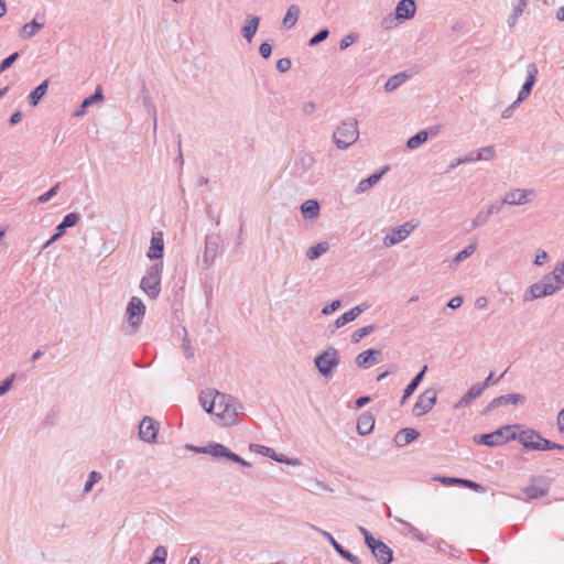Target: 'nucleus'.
I'll return each mask as SVG.
<instances>
[{"label":"nucleus","instance_id":"9b49d317","mask_svg":"<svg viewBox=\"0 0 564 564\" xmlns=\"http://www.w3.org/2000/svg\"><path fill=\"white\" fill-rule=\"evenodd\" d=\"M536 196L533 188H514L503 196V203L510 206H520L531 203Z\"/></svg>","mask_w":564,"mask_h":564},{"label":"nucleus","instance_id":"3c124183","mask_svg":"<svg viewBox=\"0 0 564 564\" xmlns=\"http://www.w3.org/2000/svg\"><path fill=\"white\" fill-rule=\"evenodd\" d=\"M329 35L328 29L319 30L314 36H312L308 41L310 46H315L321 42L325 41Z\"/></svg>","mask_w":564,"mask_h":564},{"label":"nucleus","instance_id":"13d9d810","mask_svg":"<svg viewBox=\"0 0 564 564\" xmlns=\"http://www.w3.org/2000/svg\"><path fill=\"white\" fill-rule=\"evenodd\" d=\"M58 188H59L58 184L54 185L51 189H48L44 194L40 195L37 198V202L41 204L48 202L57 194Z\"/></svg>","mask_w":564,"mask_h":564},{"label":"nucleus","instance_id":"39448f33","mask_svg":"<svg viewBox=\"0 0 564 564\" xmlns=\"http://www.w3.org/2000/svg\"><path fill=\"white\" fill-rule=\"evenodd\" d=\"M315 367L324 378H332L335 368L340 364L339 351L330 346L314 359Z\"/></svg>","mask_w":564,"mask_h":564},{"label":"nucleus","instance_id":"473e14b6","mask_svg":"<svg viewBox=\"0 0 564 564\" xmlns=\"http://www.w3.org/2000/svg\"><path fill=\"white\" fill-rule=\"evenodd\" d=\"M484 390L479 383H475L455 404V409H462L469 405L475 399L482 394Z\"/></svg>","mask_w":564,"mask_h":564},{"label":"nucleus","instance_id":"f257e3e1","mask_svg":"<svg viewBox=\"0 0 564 564\" xmlns=\"http://www.w3.org/2000/svg\"><path fill=\"white\" fill-rule=\"evenodd\" d=\"M242 404L232 395L218 392L215 415L221 424L231 426L238 423V410Z\"/></svg>","mask_w":564,"mask_h":564},{"label":"nucleus","instance_id":"a878e982","mask_svg":"<svg viewBox=\"0 0 564 564\" xmlns=\"http://www.w3.org/2000/svg\"><path fill=\"white\" fill-rule=\"evenodd\" d=\"M217 395L218 391L214 389H208L206 391H202L199 395V402L204 410L215 415L216 404H217Z\"/></svg>","mask_w":564,"mask_h":564},{"label":"nucleus","instance_id":"f704fd0d","mask_svg":"<svg viewBox=\"0 0 564 564\" xmlns=\"http://www.w3.org/2000/svg\"><path fill=\"white\" fill-rule=\"evenodd\" d=\"M321 206L315 199H307L301 205V212L304 218L313 219L319 215Z\"/></svg>","mask_w":564,"mask_h":564},{"label":"nucleus","instance_id":"9d476101","mask_svg":"<svg viewBox=\"0 0 564 564\" xmlns=\"http://www.w3.org/2000/svg\"><path fill=\"white\" fill-rule=\"evenodd\" d=\"M550 482L545 477L538 476L530 479V484L522 489L525 500H533L547 495Z\"/></svg>","mask_w":564,"mask_h":564},{"label":"nucleus","instance_id":"20e7f679","mask_svg":"<svg viewBox=\"0 0 564 564\" xmlns=\"http://www.w3.org/2000/svg\"><path fill=\"white\" fill-rule=\"evenodd\" d=\"M187 448L194 451L195 453H203V454H209L213 457H223L226 458L229 462L237 463L241 466H251L250 463L241 458L236 453L231 452L229 448L224 446L220 443H209L207 446L198 447L193 445H187Z\"/></svg>","mask_w":564,"mask_h":564},{"label":"nucleus","instance_id":"6ab92c4d","mask_svg":"<svg viewBox=\"0 0 564 564\" xmlns=\"http://www.w3.org/2000/svg\"><path fill=\"white\" fill-rule=\"evenodd\" d=\"M163 252H164L163 232L162 231L153 232L151 241H150V248L147 252V257L150 260L162 261Z\"/></svg>","mask_w":564,"mask_h":564},{"label":"nucleus","instance_id":"774afa93","mask_svg":"<svg viewBox=\"0 0 564 564\" xmlns=\"http://www.w3.org/2000/svg\"><path fill=\"white\" fill-rule=\"evenodd\" d=\"M358 530L359 532L364 535L365 538V543L366 545L368 546L371 542H373L376 539L370 534V532L365 529L364 527L359 525L358 527Z\"/></svg>","mask_w":564,"mask_h":564},{"label":"nucleus","instance_id":"09e8293b","mask_svg":"<svg viewBox=\"0 0 564 564\" xmlns=\"http://www.w3.org/2000/svg\"><path fill=\"white\" fill-rule=\"evenodd\" d=\"M375 330V326L373 325H368V326H365V327H361L357 330H355L352 334H351V341L354 344H357L359 343L365 336H368L370 335L372 332Z\"/></svg>","mask_w":564,"mask_h":564},{"label":"nucleus","instance_id":"f8f14e48","mask_svg":"<svg viewBox=\"0 0 564 564\" xmlns=\"http://www.w3.org/2000/svg\"><path fill=\"white\" fill-rule=\"evenodd\" d=\"M437 392L433 388L426 389L422 392L413 406V414L415 416H422L430 412L436 403Z\"/></svg>","mask_w":564,"mask_h":564},{"label":"nucleus","instance_id":"5fc2aeb1","mask_svg":"<svg viewBox=\"0 0 564 564\" xmlns=\"http://www.w3.org/2000/svg\"><path fill=\"white\" fill-rule=\"evenodd\" d=\"M19 56H20L19 52H14L13 54L6 57L0 63V74L3 73L4 70H7L8 68H10L12 66V64L19 58Z\"/></svg>","mask_w":564,"mask_h":564},{"label":"nucleus","instance_id":"5701e85b","mask_svg":"<svg viewBox=\"0 0 564 564\" xmlns=\"http://www.w3.org/2000/svg\"><path fill=\"white\" fill-rule=\"evenodd\" d=\"M382 354L378 349H368L362 352H360L356 357V365L360 368H368L377 362H379Z\"/></svg>","mask_w":564,"mask_h":564},{"label":"nucleus","instance_id":"603ef678","mask_svg":"<svg viewBox=\"0 0 564 564\" xmlns=\"http://www.w3.org/2000/svg\"><path fill=\"white\" fill-rule=\"evenodd\" d=\"M477 154L480 155V160L490 161L496 158V150L494 147L487 145L477 150Z\"/></svg>","mask_w":564,"mask_h":564},{"label":"nucleus","instance_id":"e433bc0d","mask_svg":"<svg viewBox=\"0 0 564 564\" xmlns=\"http://www.w3.org/2000/svg\"><path fill=\"white\" fill-rule=\"evenodd\" d=\"M42 28H44V21L37 22L36 19H33L31 22L25 23L20 32V36L24 40H29L33 37Z\"/></svg>","mask_w":564,"mask_h":564},{"label":"nucleus","instance_id":"4be33fe9","mask_svg":"<svg viewBox=\"0 0 564 564\" xmlns=\"http://www.w3.org/2000/svg\"><path fill=\"white\" fill-rule=\"evenodd\" d=\"M250 448L254 449L256 452H258L264 456H268L279 463H284L286 465H296L297 464L296 459L289 458L282 454L279 455L275 453V451L273 448L264 446V445L252 444V445H250Z\"/></svg>","mask_w":564,"mask_h":564},{"label":"nucleus","instance_id":"2eb2a0df","mask_svg":"<svg viewBox=\"0 0 564 564\" xmlns=\"http://www.w3.org/2000/svg\"><path fill=\"white\" fill-rule=\"evenodd\" d=\"M538 73H539V70L534 63H531L527 66V79L523 83L521 90L518 94L516 104L522 102L524 99H527L530 96L532 88L536 82Z\"/></svg>","mask_w":564,"mask_h":564},{"label":"nucleus","instance_id":"412c9836","mask_svg":"<svg viewBox=\"0 0 564 564\" xmlns=\"http://www.w3.org/2000/svg\"><path fill=\"white\" fill-rule=\"evenodd\" d=\"M516 440H518L527 449L535 451L540 447L538 441L541 440V435L539 432L528 429L517 434Z\"/></svg>","mask_w":564,"mask_h":564},{"label":"nucleus","instance_id":"69168bd1","mask_svg":"<svg viewBox=\"0 0 564 564\" xmlns=\"http://www.w3.org/2000/svg\"><path fill=\"white\" fill-rule=\"evenodd\" d=\"M503 205H506V203H503V198L501 200H496L488 206L487 212L492 216L500 213Z\"/></svg>","mask_w":564,"mask_h":564},{"label":"nucleus","instance_id":"a211bd4d","mask_svg":"<svg viewBox=\"0 0 564 564\" xmlns=\"http://www.w3.org/2000/svg\"><path fill=\"white\" fill-rule=\"evenodd\" d=\"M315 164V158L312 153H301L293 166V174L296 177H303Z\"/></svg>","mask_w":564,"mask_h":564},{"label":"nucleus","instance_id":"680f3d73","mask_svg":"<svg viewBox=\"0 0 564 564\" xmlns=\"http://www.w3.org/2000/svg\"><path fill=\"white\" fill-rule=\"evenodd\" d=\"M291 66H292V62L288 57L280 58L276 62V68L281 73H285V72L290 70Z\"/></svg>","mask_w":564,"mask_h":564},{"label":"nucleus","instance_id":"393cba45","mask_svg":"<svg viewBox=\"0 0 564 564\" xmlns=\"http://www.w3.org/2000/svg\"><path fill=\"white\" fill-rule=\"evenodd\" d=\"M80 219L79 214L69 213L64 216L63 220L56 226L55 232L52 235V240L59 239L67 228L74 227Z\"/></svg>","mask_w":564,"mask_h":564},{"label":"nucleus","instance_id":"0eeeda50","mask_svg":"<svg viewBox=\"0 0 564 564\" xmlns=\"http://www.w3.org/2000/svg\"><path fill=\"white\" fill-rule=\"evenodd\" d=\"M223 251V240L218 234H208L205 237V247L203 252V267L208 270L214 263L216 258Z\"/></svg>","mask_w":564,"mask_h":564},{"label":"nucleus","instance_id":"338daca9","mask_svg":"<svg viewBox=\"0 0 564 564\" xmlns=\"http://www.w3.org/2000/svg\"><path fill=\"white\" fill-rule=\"evenodd\" d=\"M339 307H340V301L339 300H335L330 304L325 305L322 308V314L329 315V314L334 313L336 310H338Z\"/></svg>","mask_w":564,"mask_h":564},{"label":"nucleus","instance_id":"2f4dec72","mask_svg":"<svg viewBox=\"0 0 564 564\" xmlns=\"http://www.w3.org/2000/svg\"><path fill=\"white\" fill-rule=\"evenodd\" d=\"M375 426V417L371 413H362L357 421V432L359 435L365 436L372 432Z\"/></svg>","mask_w":564,"mask_h":564},{"label":"nucleus","instance_id":"7c9ffc66","mask_svg":"<svg viewBox=\"0 0 564 564\" xmlns=\"http://www.w3.org/2000/svg\"><path fill=\"white\" fill-rule=\"evenodd\" d=\"M436 133L437 128H432L430 130H421L406 141V148L410 150H414L422 145L429 139L430 135H435Z\"/></svg>","mask_w":564,"mask_h":564},{"label":"nucleus","instance_id":"864d4df0","mask_svg":"<svg viewBox=\"0 0 564 564\" xmlns=\"http://www.w3.org/2000/svg\"><path fill=\"white\" fill-rule=\"evenodd\" d=\"M552 275H556L557 280L556 282L561 288L564 286V261L558 262L552 272H550Z\"/></svg>","mask_w":564,"mask_h":564},{"label":"nucleus","instance_id":"4468645a","mask_svg":"<svg viewBox=\"0 0 564 564\" xmlns=\"http://www.w3.org/2000/svg\"><path fill=\"white\" fill-rule=\"evenodd\" d=\"M368 547L379 564H390L393 561V551L381 540H375Z\"/></svg>","mask_w":564,"mask_h":564},{"label":"nucleus","instance_id":"bf43d9fd","mask_svg":"<svg viewBox=\"0 0 564 564\" xmlns=\"http://www.w3.org/2000/svg\"><path fill=\"white\" fill-rule=\"evenodd\" d=\"M476 161H480V155L477 154V151H471L462 158H457V163H463V164H467V163L476 162Z\"/></svg>","mask_w":564,"mask_h":564},{"label":"nucleus","instance_id":"7ed1b4c3","mask_svg":"<svg viewBox=\"0 0 564 564\" xmlns=\"http://www.w3.org/2000/svg\"><path fill=\"white\" fill-rule=\"evenodd\" d=\"M359 137L358 121L348 119L343 121L333 133V141L340 150H345L354 144Z\"/></svg>","mask_w":564,"mask_h":564},{"label":"nucleus","instance_id":"8fccbe9b","mask_svg":"<svg viewBox=\"0 0 564 564\" xmlns=\"http://www.w3.org/2000/svg\"><path fill=\"white\" fill-rule=\"evenodd\" d=\"M490 217L491 216L487 212V209L479 210L476 217L473 219L471 229L484 226L489 220Z\"/></svg>","mask_w":564,"mask_h":564},{"label":"nucleus","instance_id":"423d86ee","mask_svg":"<svg viewBox=\"0 0 564 564\" xmlns=\"http://www.w3.org/2000/svg\"><path fill=\"white\" fill-rule=\"evenodd\" d=\"M511 427L512 426H510V425H506V426L499 427L498 430H496L491 433L475 436L474 442L477 444L486 445L488 447H496V446L503 445L508 441L516 440V437H517L516 433L508 434L510 432Z\"/></svg>","mask_w":564,"mask_h":564},{"label":"nucleus","instance_id":"ea45409f","mask_svg":"<svg viewBox=\"0 0 564 564\" xmlns=\"http://www.w3.org/2000/svg\"><path fill=\"white\" fill-rule=\"evenodd\" d=\"M48 80H44L39 86H36L28 96V101L31 106L35 107L39 105L41 99L47 91Z\"/></svg>","mask_w":564,"mask_h":564},{"label":"nucleus","instance_id":"aec40b11","mask_svg":"<svg viewBox=\"0 0 564 564\" xmlns=\"http://www.w3.org/2000/svg\"><path fill=\"white\" fill-rule=\"evenodd\" d=\"M317 531L330 543V545L335 549V551L346 561H348L351 564H361V561L358 556L354 555L348 550L344 549L341 544H339L334 536L324 530L317 529Z\"/></svg>","mask_w":564,"mask_h":564},{"label":"nucleus","instance_id":"6e6d98bb","mask_svg":"<svg viewBox=\"0 0 564 564\" xmlns=\"http://www.w3.org/2000/svg\"><path fill=\"white\" fill-rule=\"evenodd\" d=\"M101 478V475L95 470H93L89 475H88V479L86 480L85 482V486H84V492H88L91 490L93 486L97 482L98 479Z\"/></svg>","mask_w":564,"mask_h":564},{"label":"nucleus","instance_id":"1a4fd4ad","mask_svg":"<svg viewBox=\"0 0 564 564\" xmlns=\"http://www.w3.org/2000/svg\"><path fill=\"white\" fill-rule=\"evenodd\" d=\"M419 226V223L413 220L406 221L401 226L391 229V232L383 238V245L390 248L403 240H405L411 232Z\"/></svg>","mask_w":564,"mask_h":564},{"label":"nucleus","instance_id":"c03bdc74","mask_svg":"<svg viewBox=\"0 0 564 564\" xmlns=\"http://www.w3.org/2000/svg\"><path fill=\"white\" fill-rule=\"evenodd\" d=\"M557 278L556 275H552L551 273L544 274L540 282L543 284V286L547 288V291H550V294H554L562 288L556 282Z\"/></svg>","mask_w":564,"mask_h":564},{"label":"nucleus","instance_id":"0e129e2a","mask_svg":"<svg viewBox=\"0 0 564 564\" xmlns=\"http://www.w3.org/2000/svg\"><path fill=\"white\" fill-rule=\"evenodd\" d=\"M259 53L264 59H268L272 53V45L269 42L261 43L259 47Z\"/></svg>","mask_w":564,"mask_h":564},{"label":"nucleus","instance_id":"72a5a7b5","mask_svg":"<svg viewBox=\"0 0 564 564\" xmlns=\"http://www.w3.org/2000/svg\"><path fill=\"white\" fill-rule=\"evenodd\" d=\"M427 371V366H423V368L414 376V378L410 381V383L405 387L403 391V397L401 399V404H404L405 400L410 398L413 392L416 390L419 384L424 378L425 372Z\"/></svg>","mask_w":564,"mask_h":564},{"label":"nucleus","instance_id":"bb28decb","mask_svg":"<svg viewBox=\"0 0 564 564\" xmlns=\"http://www.w3.org/2000/svg\"><path fill=\"white\" fill-rule=\"evenodd\" d=\"M390 166L386 165L378 172L371 174L365 180H361L359 184L357 185L356 192L357 193H365L368 189H370L375 184H377L381 177L389 171Z\"/></svg>","mask_w":564,"mask_h":564},{"label":"nucleus","instance_id":"a19ab883","mask_svg":"<svg viewBox=\"0 0 564 564\" xmlns=\"http://www.w3.org/2000/svg\"><path fill=\"white\" fill-rule=\"evenodd\" d=\"M259 23H260L259 17H251L247 21V23L242 26V29H241L242 35L248 42H251L253 36L256 35V33L258 31Z\"/></svg>","mask_w":564,"mask_h":564},{"label":"nucleus","instance_id":"4d7b16f0","mask_svg":"<svg viewBox=\"0 0 564 564\" xmlns=\"http://www.w3.org/2000/svg\"><path fill=\"white\" fill-rule=\"evenodd\" d=\"M358 39V35L356 33H349L347 35H345L340 42H339V48L340 50H346L348 48L351 44H354Z\"/></svg>","mask_w":564,"mask_h":564},{"label":"nucleus","instance_id":"37998d69","mask_svg":"<svg viewBox=\"0 0 564 564\" xmlns=\"http://www.w3.org/2000/svg\"><path fill=\"white\" fill-rule=\"evenodd\" d=\"M408 78L405 73H399L391 76L384 84V90L391 93L395 90Z\"/></svg>","mask_w":564,"mask_h":564},{"label":"nucleus","instance_id":"4c0bfd02","mask_svg":"<svg viewBox=\"0 0 564 564\" xmlns=\"http://www.w3.org/2000/svg\"><path fill=\"white\" fill-rule=\"evenodd\" d=\"M551 295L550 291H547V288L543 286V284L539 281L534 284H532L528 291L524 294V300H534Z\"/></svg>","mask_w":564,"mask_h":564},{"label":"nucleus","instance_id":"e2e57ef3","mask_svg":"<svg viewBox=\"0 0 564 564\" xmlns=\"http://www.w3.org/2000/svg\"><path fill=\"white\" fill-rule=\"evenodd\" d=\"M13 381H14V375H12L11 377L7 378L6 380H3L0 383V397L6 394L11 389V387L13 384Z\"/></svg>","mask_w":564,"mask_h":564},{"label":"nucleus","instance_id":"dca6fc26","mask_svg":"<svg viewBox=\"0 0 564 564\" xmlns=\"http://www.w3.org/2000/svg\"><path fill=\"white\" fill-rule=\"evenodd\" d=\"M159 423L150 416H144L139 425V436L142 441L152 443L156 438Z\"/></svg>","mask_w":564,"mask_h":564},{"label":"nucleus","instance_id":"052dcab7","mask_svg":"<svg viewBox=\"0 0 564 564\" xmlns=\"http://www.w3.org/2000/svg\"><path fill=\"white\" fill-rule=\"evenodd\" d=\"M183 352L186 358L191 359L195 355V349L191 346L189 339L187 338V335L185 334V337L183 339L182 344Z\"/></svg>","mask_w":564,"mask_h":564},{"label":"nucleus","instance_id":"58836bf2","mask_svg":"<svg viewBox=\"0 0 564 564\" xmlns=\"http://www.w3.org/2000/svg\"><path fill=\"white\" fill-rule=\"evenodd\" d=\"M301 10L300 7L296 4H292L288 8L286 13L283 18L282 24L285 29H292L300 17Z\"/></svg>","mask_w":564,"mask_h":564},{"label":"nucleus","instance_id":"ddd939ff","mask_svg":"<svg viewBox=\"0 0 564 564\" xmlns=\"http://www.w3.org/2000/svg\"><path fill=\"white\" fill-rule=\"evenodd\" d=\"M525 401H527V398L524 394H520V393L503 394V395L492 399L489 402V404L484 409L482 414H487L501 405H507V404L522 405V404H524Z\"/></svg>","mask_w":564,"mask_h":564},{"label":"nucleus","instance_id":"f03ea898","mask_svg":"<svg viewBox=\"0 0 564 564\" xmlns=\"http://www.w3.org/2000/svg\"><path fill=\"white\" fill-rule=\"evenodd\" d=\"M163 261L151 264L140 281V289L151 299L156 300L161 293Z\"/></svg>","mask_w":564,"mask_h":564},{"label":"nucleus","instance_id":"c9c22d12","mask_svg":"<svg viewBox=\"0 0 564 564\" xmlns=\"http://www.w3.org/2000/svg\"><path fill=\"white\" fill-rule=\"evenodd\" d=\"M527 4V0H511L512 13L507 21L510 28L514 26L519 17L524 12Z\"/></svg>","mask_w":564,"mask_h":564},{"label":"nucleus","instance_id":"79ce46f5","mask_svg":"<svg viewBox=\"0 0 564 564\" xmlns=\"http://www.w3.org/2000/svg\"><path fill=\"white\" fill-rule=\"evenodd\" d=\"M329 249V245L328 242L326 241H323V242H319L313 247H310L306 251V257L310 259V260H315L317 258H319L322 254H324L325 252H327Z\"/></svg>","mask_w":564,"mask_h":564},{"label":"nucleus","instance_id":"cd10ccee","mask_svg":"<svg viewBox=\"0 0 564 564\" xmlns=\"http://www.w3.org/2000/svg\"><path fill=\"white\" fill-rule=\"evenodd\" d=\"M419 436L420 433L415 429L404 427L394 435L393 442L397 447H402L415 441Z\"/></svg>","mask_w":564,"mask_h":564},{"label":"nucleus","instance_id":"6e6552de","mask_svg":"<svg viewBox=\"0 0 564 564\" xmlns=\"http://www.w3.org/2000/svg\"><path fill=\"white\" fill-rule=\"evenodd\" d=\"M126 314L133 332L138 330L145 314V305L141 299L132 296L128 303Z\"/></svg>","mask_w":564,"mask_h":564},{"label":"nucleus","instance_id":"c756f323","mask_svg":"<svg viewBox=\"0 0 564 564\" xmlns=\"http://www.w3.org/2000/svg\"><path fill=\"white\" fill-rule=\"evenodd\" d=\"M104 99L102 89L100 86H98L95 90V93L85 98L78 109L75 110L74 116L75 117H82L86 113V110L89 106L94 105L95 102L101 101Z\"/></svg>","mask_w":564,"mask_h":564},{"label":"nucleus","instance_id":"c85d7f7f","mask_svg":"<svg viewBox=\"0 0 564 564\" xmlns=\"http://www.w3.org/2000/svg\"><path fill=\"white\" fill-rule=\"evenodd\" d=\"M367 308L368 306L364 304L352 307L350 311L344 313L335 321V327L340 328L346 324L355 321Z\"/></svg>","mask_w":564,"mask_h":564},{"label":"nucleus","instance_id":"49530a36","mask_svg":"<svg viewBox=\"0 0 564 564\" xmlns=\"http://www.w3.org/2000/svg\"><path fill=\"white\" fill-rule=\"evenodd\" d=\"M477 245L476 242L468 245L465 247L462 251H459L455 258L453 259V264L457 265L458 263L463 262L465 259L470 257L476 251Z\"/></svg>","mask_w":564,"mask_h":564},{"label":"nucleus","instance_id":"de8ad7c7","mask_svg":"<svg viewBox=\"0 0 564 564\" xmlns=\"http://www.w3.org/2000/svg\"><path fill=\"white\" fill-rule=\"evenodd\" d=\"M400 522L408 531V533H410L414 539L421 542H426V536L417 528H415L413 524L404 520H400Z\"/></svg>","mask_w":564,"mask_h":564},{"label":"nucleus","instance_id":"b1692460","mask_svg":"<svg viewBox=\"0 0 564 564\" xmlns=\"http://www.w3.org/2000/svg\"><path fill=\"white\" fill-rule=\"evenodd\" d=\"M416 4L414 0H401L395 8V19L400 21L409 20L414 17Z\"/></svg>","mask_w":564,"mask_h":564},{"label":"nucleus","instance_id":"a18cd8bd","mask_svg":"<svg viewBox=\"0 0 564 564\" xmlns=\"http://www.w3.org/2000/svg\"><path fill=\"white\" fill-rule=\"evenodd\" d=\"M167 558V550L163 545H159L155 547L152 557L150 558L148 564H165Z\"/></svg>","mask_w":564,"mask_h":564},{"label":"nucleus","instance_id":"f3484780","mask_svg":"<svg viewBox=\"0 0 564 564\" xmlns=\"http://www.w3.org/2000/svg\"><path fill=\"white\" fill-rule=\"evenodd\" d=\"M435 479L445 486H453V485L463 486L465 488L471 489V490H474L476 492H480V494L486 491V488L482 485H480L476 481H473L470 479L446 477V476H440V477H436Z\"/></svg>","mask_w":564,"mask_h":564}]
</instances>
